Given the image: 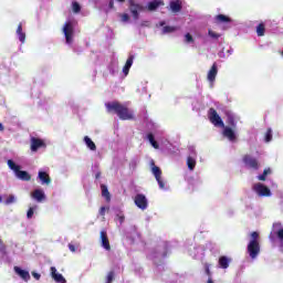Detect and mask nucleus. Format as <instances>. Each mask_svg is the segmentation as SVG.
<instances>
[{"instance_id": "f257e3e1", "label": "nucleus", "mask_w": 283, "mask_h": 283, "mask_svg": "<svg viewBox=\"0 0 283 283\" xmlns=\"http://www.w3.org/2000/svg\"><path fill=\"white\" fill-rule=\"evenodd\" d=\"M105 107L108 114H117L120 120H134L135 118L134 112L119 102H108L105 104Z\"/></svg>"}, {"instance_id": "f03ea898", "label": "nucleus", "mask_w": 283, "mask_h": 283, "mask_svg": "<svg viewBox=\"0 0 283 283\" xmlns=\"http://www.w3.org/2000/svg\"><path fill=\"white\" fill-rule=\"evenodd\" d=\"M128 8L135 21H138L140 13L145 10L143 4L137 3L136 0H128Z\"/></svg>"}, {"instance_id": "7ed1b4c3", "label": "nucleus", "mask_w": 283, "mask_h": 283, "mask_svg": "<svg viewBox=\"0 0 283 283\" xmlns=\"http://www.w3.org/2000/svg\"><path fill=\"white\" fill-rule=\"evenodd\" d=\"M208 118L214 127H224V122L222 120V117L218 114V111L216 108L211 107L208 111Z\"/></svg>"}, {"instance_id": "20e7f679", "label": "nucleus", "mask_w": 283, "mask_h": 283, "mask_svg": "<svg viewBox=\"0 0 283 283\" xmlns=\"http://www.w3.org/2000/svg\"><path fill=\"white\" fill-rule=\"evenodd\" d=\"M63 34L65 36L66 43L70 45L74 40V23H72V21L64 23Z\"/></svg>"}, {"instance_id": "39448f33", "label": "nucleus", "mask_w": 283, "mask_h": 283, "mask_svg": "<svg viewBox=\"0 0 283 283\" xmlns=\"http://www.w3.org/2000/svg\"><path fill=\"white\" fill-rule=\"evenodd\" d=\"M261 247L260 241H250L248 244V253L251 260H255L260 255Z\"/></svg>"}, {"instance_id": "423d86ee", "label": "nucleus", "mask_w": 283, "mask_h": 283, "mask_svg": "<svg viewBox=\"0 0 283 283\" xmlns=\"http://www.w3.org/2000/svg\"><path fill=\"white\" fill-rule=\"evenodd\" d=\"M245 167H248L249 169H254L255 171H258V169H260V161H258L256 158H254L251 155H244L242 158Z\"/></svg>"}, {"instance_id": "0eeeda50", "label": "nucleus", "mask_w": 283, "mask_h": 283, "mask_svg": "<svg viewBox=\"0 0 283 283\" xmlns=\"http://www.w3.org/2000/svg\"><path fill=\"white\" fill-rule=\"evenodd\" d=\"M253 191L260 197L269 198L271 196V189L263 184H255L253 186Z\"/></svg>"}, {"instance_id": "6e6552de", "label": "nucleus", "mask_w": 283, "mask_h": 283, "mask_svg": "<svg viewBox=\"0 0 283 283\" xmlns=\"http://www.w3.org/2000/svg\"><path fill=\"white\" fill-rule=\"evenodd\" d=\"M134 202L136 205V207H138V209H142V211H145V209H147L148 207V201H147V197H145V195L143 193H137L135 196Z\"/></svg>"}, {"instance_id": "1a4fd4ad", "label": "nucleus", "mask_w": 283, "mask_h": 283, "mask_svg": "<svg viewBox=\"0 0 283 283\" xmlns=\"http://www.w3.org/2000/svg\"><path fill=\"white\" fill-rule=\"evenodd\" d=\"M45 142L41 138H36V137H31V151L36 153L39 151V149L41 148H45Z\"/></svg>"}, {"instance_id": "9d476101", "label": "nucleus", "mask_w": 283, "mask_h": 283, "mask_svg": "<svg viewBox=\"0 0 283 283\" xmlns=\"http://www.w3.org/2000/svg\"><path fill=\"white\" fill-rule=\"evenodd\" d=\"M151 171L161 189H165V181H163V170H160V167L154 166L151 168Z\"/></svg>"}, {"instance_id": "9b49d317", "label": "nucleus", "mask_w": 283, "mask_h": 283, "mask_svg": "<svg viewBox=\"0 0 283 283\" xmlns=\"http://www.w3.org/2000/svg\"><path fill=\"white\" fill-rule=\"evenodd\" d=\"M223 136L224 138H228V140H230V143H235L237 140V136H235V132L233 130V128L229 127V126H224L223 127Z\"/></svg>"}, {"instance_id": "f8f14e48", "label": "nucleus", "mask_w": 283, "mask_h": 283, "mask_svg": "<svg viewBox=\"0 0 283 283\" xmlns=\"http://www.w3.org/2000/svg\"><path fill=\"white\" fill-rule=\"evenodd\" d=\"M99 235H101V242H102L103 249H105L106 251H112V245L109 244V238L107 237V231L102 230Z\"/></svg>"}, {"instance_id": "ddd939ff", "label": "nucleus", "mask_w": 283, "mask_h": 283, "mask_svg": "<svg viewBox=\"0 0 283 283\" xmlns=\"http://www.w3.org/2000/svg\"><path fill=\"white\" fill-rule=\"evenodd\" d=\"M13 271L17 275H19V277H21V280L24 282H30V272L28 270H22L19 266H14Z\"/></svg>"}, {"instance_id": "4468645a", "label": "nucleus", "mask_w": 283, "mask_h": 283, "mask_svg": "<svg viewBox=\"0 0 283 283\" xmlns=\"http://www.w3.org/2000/svg\"><path fill=\"white\" fill-rule=\"evenodd\" d=\"M217 76H218V64L213 63L207 76L209 83H214Z\"/></svg>"}, {"instance_id": "2eb2a0df", "label": "nucleus", "mask_w": 283, "mask_h": 283, "mask_svg": "<svg viewBox=\"0 0 283 283\" xmlns=\"http://www.w3.org/2000/svg\"><path fill=\"white\" fill-rule=\"evenodd\" d=\"M160 6H165L164 0H153V1L148 2L147 10L149 12H155V10L159 9Z\"/></svg>"}, {"instance_id": "dca6fc26", "label": "nucleus", "mask_w": 283, "mask_h": 283, "mask_svg": "<svg viewBox=\"0 0 283 283\" xmlns=\"http://www.w3.org/2000/svg\"><path fill=\"white\" fill-rule=\"evenodd\" d=\"M31 198H33V200H36V202H43V200H45V192H43V190L41 189H35L31 193Z\"/></svg>"}, {"instance_id": "f3484780", "label": "nucleus", "mask_w": 283, "mask_h": 283, "mask_svg": "<svg viewBox=\"0 0 283 283\" xmlns=\"http://www.w3.org/2000/svg\"><path fill=\"white\" fill-rule=\"evenodd\" d=\"M38 178L41 181V185H50L52 182V178L45 171H39Z\"/></svg>"}, {"instance_id": "a211bd4d", "label": "nucleus", "mask_w": 283, "mask_h": 283, "mask_svg": "<svg viewBox=\"0 0 283 283\" xmlns=\"http://www.w3.org/2000/svg\"><path fill=\"white\" fill-rule=\"evenodd\" d=\"M51 276L57 283H65V282H67L65 280V277L63 276V274L56 273V268H54V266H51Z\"/></svg>"}, {"instance_id": "6ab92c4d", "label": "nucleus", "mask_w": 283, "mask_h": 283, "mask_svg": "<svg viewBox=\"0 0 283 283\" xmlns=\"http://www.w3.org/2000/svg\"><path fill=\"white\" fill-rule=\"evenodd\" d=\"M169 6L171 12L178 13L182 10V2H180V0H171Z\"/></svg>"}, {"instance_id": "aec40b11", "label": "nucleus", "mask_w": 283, "mask_h": 283, "mask_svg": "<svg viewBox=\"0 0 283 283\" xmlns=\"http://www.w3.org/2000/svg\"><path fill=\"white\" fill-rule=\"evenodd\" d=\"M15 176L19 178V180H24L27 182L32 180V176H30V174L25 170L18 169Z\"/></svg>"}, {"instance_id": "412c9836", "label": "nucleus", "mask_w": 283, "mask_h": 283, "mask_svg": "<svg viewBox=\"0 0 283 283\" xmlns=\"http://www.w3.org/2000/svg\"><path fill=\"white\" fill-rule=\"evenodd\" d=\"M132 65H134V55H130L127 59V61L123 67V72H124L125 76H127V74H129V70L132 69Z\"/></svg>"}, {"instance_id": "4be33fe9", "label": "nucleus", "mask_w": 283, "mask_h": 283, "mask_svg": "<svg viewBox=\"0 0 283 283\" xmlns=\"http://www.w3.org/2000/svg\"><path fill=\"white\" fill-rule=\"evenodd\" d=\"M229 264H231V259L226 255L219 258V266L220 269H229Z\"/></svg>"}, {"instance_id": "5701e85b", "label": "nucleus", "mask_w": 283, "mask_h": 283, "mask_svg": "<svg viewBox=\"0 0 283 283\" xmlns=\"http://www.w3.org/2000/svg\"><path fill=\"white\" fill-rule=\"evenodd\" d=\"M101 189L103 198H105L106 202H111L112 195L109 193V189H107V186L101 185Z\"/></svg>"}, {"instance_id": "b1692460", "label": "nucleus", "mask_w": 283, "mask_h": 283, "mask_svg": "<svg viewBox=\"0 0 283 283\" xmlns=\"http://www.w3.org/2000/svg\"><path fill=\"white\" fill-rule=\"evenodd\" d=\"M17 34L19 36V41L25 43V32H23V24L20 23L17 29Z\"/></svg>"}, {"instance_id": "393cba45", "label": "nucleus", "mask_w": 283, "mask_h": 283, "mask_svg": "<svg viewBox=\"0 0 283 283\" xmlns=\"http://www.w3.org/2000/svg\"><path fill=\"white\" fill-rule=\"evenodd\" d=\"M217 23H231V18L224 14H218L214 18Z\"/></svg>"}, {"instance_id": "a878e982", "label": "nucleus", "mask_w": 283, "mask_h": 283, "mask_svg": "<svg viewBox=\"0 0 283 283\" xmlns=\"http://www.w3.org/2000/svg\"><path fill=\"white\" fill-rule=\"evenodd\" d=\"M264 34H266V25L264 22H261L259 25H256V35L264 36Z\"/></svg>"}, {"instance_id": "bb28decb", "label": "nucleus", "mask_w": 283, "mask_h": 283, "mask_svg": "<svg viewBox=\"0 0 283 283\" xmlns=\"http://www.w3.org/2000/svg\"><path fill=\"white\" fill-rule=\"evenodd\" d=\"M84 143L91 149V151H96V144L88 136L84 137Z\"/></svg>"}, {"instance_id": "cd10ccee", "label": "nucleus", "mask_w": 283, "mask_h": 283, "mask_svg": "<svg viewBox=\"0 0 283 283\" xmlns=\"http://www.w3.org/2000/svg\"><path fill=\"white\" fill-rule=\"evenodd\" d=\"M147 139L149 140L151 147H154V149H158L160 146L158 145V142H156V138L154 137V134L149 133L147 135Z\"/></svg>"}, {"instance_id": "c85d7f7f", "label": "nucleus", "mask_w": 283, "mask_h": 283, "mask_svg": "<svg viewBox=\"0 0 283 283\" xmlns=\"http://www.w3.org/2000/svg\"><path fill=\"white\" fill-rule=\"evenodd\" d=\"M187 167L190 171H193V169H196V158L189 156L187 158Z\"/></svg>"}, {"instance_id": "c756f323", "label": "nucleus", "mask_w": 283, "mask_h": 283, "mask_svg": "<svg viewBox=\"0 0 283 283\" xmlns=\"http://www.w3.org/2000/svg\"><path fill=\"white\" fill-rule=\"evenodd\" d=\"M7 165L10 169H12V171H14V174H17V171H19V169H21V166L14 164V161L12 159H9L7 161Z\"/></svg>"}, {"instance_id": "7c9ffc66", "label": "nucleus", "mask_w": 283, "mask_h": 283, "mask_svg": "<svg viewBox=\"0 0 283 283\" xmlns=\"http://www.w3.org/2000/svg\"><path fill=\"white\" fill-rule=\"evenodd\" d=\"M269 175H271V168H265L263 170V174L258 176V180H261L262 182H264Z\"/></svg>"}, {"instance_id": "2f4dec72", "label": "nucleus", "mask_w": 283, "mask_h": 283, "mask_svg": "<svg viewBox=\"0 0 283 283\" xmlns=\"http://www.w3.org/2000/svg\"><path fill=\"white\" fill-rule=\"evenodd\" d=\"M265 143H271L273 140V130L271 128H268L264 136Z\"/></svg>"}, {"instance_id": "473e14b6", "label": "nucleus", "mask_w": 283, "mask_h": 283, "mask_svg": "<svg viewBox=\"0 0 283 283\" xmlns=\"http://www.w3.org/2000/svg\"><path fill=\"white\" fill-rule=\"evenodd\" d=\"M208 36L210 39H214L216 41H218V39H220L221 34L210 29V30H208Z\"/></svg>"}, {"instance_id": "72a5a7b5", "label": "nucleus", "mask_w": 283, "mask_h": 283, "mask_svg": "<svg viewBox=\"0 0 283 283\" xmlns=\"http://www.w3.org/2000/svg\"><path fill=\"white\" fill-rule=\"evenodd\" d=\"M176 27L166 25L163 28V34H171V32H176Z\"/></svg>"}, {"instance_id": "f704fd0d", "label": "nucleus", "mask_w": 283, "mask_h": 283, "mask_svg": "<svg viewBox=\"0 0 283 283\" xmlns=\"http://www.w3.org/2000/svg\"><path fill=\"white\" fill-rule=\"evenodd\" d=\"M118 17L122 23H127L130 19L128 13H119Z\"/></svg>"}, {"instance_id": "c9c22d12", "label": "nucleus", "mask_w": 283, "mask_h": 283, "mask_svg": "<svg viewBox=\"0 0 283 283\" xmlns=\"http://www.w3.org/2000/svg\"><path fill=\"white\" fill-rule=\"evenodd\" d=\"M228 125H230L231 127H235V117L232 114H228V120H227Z\"/></svg>"}, {"instance_id": "e433bc0d", "label": "nucleus", "mask_w": 283, "mask_h": 283, "mask_svg": "<svg viewBox=\"0 0 283 283\" xmlns=\"http://www.w3.org/2000/svg\"><path fill=\"white\" fill-rule=\"evenodd\" d=\"M251 240L250 242H260V233H258L256 231L251 233Z\"/></svg>"}, {"instance_id": "4c0bfd02", "label": "nucleus", "mask_w": 283, "mask_h": 283, "mask_svg": "<svg viewBox=\"0 0 283 283\" xmlns=\"http://www.w3.org/2000/svg\"><path fill=\"white\" fill-rule=\"evenodd\" d=\"M72 8H73V12H75V14H78V12H81V4L78 2H73Z\"/></svg>"}, {"instance_id": "58836bf2", "label": "nucleus", "mask_w": 283, "mask_h": 283, "mask_svg": "<svg viewBox=\"0 0 283 283\" xmlns=\"http://www.w3.org/2000/svg\"><path fill=\"white\" fill-rule=\"evenodd\" d=\"M34 209H36V206L34 208H29L27 212V218L30 220L32 219V216H34Z\"/></svg>"}, {"instance_id": "ea45409f", "label": "nucleus", "mask_w": 283, "mask_h": 283, "mask_svg": "<svg viewBox=\"0 0 283 283\" xmlns=\"http://www.w3.org/2000/svg\"><path fill=\"white\" fill-rule=\"evenodd\" d=\"M186 39V43H193V35H191V33H187L185 35Z\"/></svg>"}, {"instance_id": "a19ab883", "label": "nucleus", "mask_w": 283, "mask_h": 283, "mask_svg": "<svg viewBox=\"0 0 283 283\" xmlns=\"http://www.w3.org/2000/svg\"><path fill=\"white\" fill-rule=\"evenodd\" d=\"M14 201H15L14 195H10L6 200V205H12Z\"/></svg>"}, {"instance_id": "79ce46f5", "label": "nucleus", "mask_w": 283, "mask_h": 283, "mask_svg": "<svg viewBox=\"0 0 283 283\" xmlns=\"http://www.w3.org/2000/svg\"><path fill=\"white\" fill-rule=\"evenodd\" d=\"M0 253H2L3 255H6V244L3 243L2 240H0Z\"/></svg>"}, {"instance_id": "37998d69", "label": "nucleus", "mask_w": 283, "mask_h": 283, "mask_svg": "<svg viewBox=\"0 0 283 283\" xmlns=\"http://www.w3.org/2000/svg\"><path fill=\"white\" fill-rule=\"evenodd\" d=\"M276 238H279V240H281V242H283V228L277 230Z\"/></svg>"}, {"instance_id": "c03bdc74", "label": "nucleus", "mask_w": 283, "mask_h": 283, "mask_svg": "<svg viewBox=\"0 0 283 283\" xmlns=\"http://www.w3.org/2000/svg\"><path fill=\"white\" fill-rule=\"evenodd\" d=\"M109 210V208H106V207H101L99 208V216H105V212Z\"/></svg>"}, {"instance_id": "a18cd8bd", "label": "nucleus", "mask_w": 283, "mask_h": 283, "mask_svg": "<svg viewBox=\"0 0 283 283\" xmlns=\"http://www.w3.org/2000/svg\"><path fill=\"white\" fill-rule=\"evenodd\" d=\"M117 220L119 221L120 224H123L125 222V216L117 214Z\"/></svg>"}, {"instance_id": "49530a36", "label": "nucleus", "mask_w": 283, "mask_h": 283, "mask_svg": "<svg viewBox=\"0 0 283 283\" xmlns=\"http://www.w3.org/2000/svg\"><path fill=\"white\" fill-rule=\"evenodd\" d=\"M31 275L34 277V280H41V274L36 272H32Z\"/></svg>"}, {"instance_id": "de8ad7c7", "label": "nucleus", "mask_w": 283, "mask_h": 283, "mask_svg": "<svg viewBox=\"0 0 283 283\" xmlns=\"http://www.w3.org/2000/svg\"><path fill=\"white\" fill-rule=\"evenodd\" d=\"M69 249H70V251H72V253L76 252V247H74V244H72V243H69Z\"/></svg>"}, {"instance_id": "09e8293b", "label": "nucleus", "mask_w": 283, "mask_h": 283, "mask_svg": "<svg viewBox=\"0 0 283 283\" xmlns=\"http://www.w3.org/2000/svg\"><path fill=\"white\" fill-rule=\"evenodd\" d=\"M140 25L142 28H149V21H143Z\"/></svg>"}, {"instance_id": "8fccbe9b", "label": "nucleus", "mask_w": 283, "mask_h": 283, "mask_svg": "<svg viewBox=\"0 0 283 283\" xmlns=\"http://www.w3.org/2000/svg\"><path fill=\"white\" fill-rule=\"evenodd\" d=\"M108 8H109L111 10H114V0H109V2H108Z\"/></svg>"}, {"instance_id": "3c124183", "label": "nucleus", "mask_w": 283, "mask_h": 283, "mask_svg": "<svg viewBox=\"0 0 283 283\" xmlns=\"http://www.w3.org/2000/svg\"><path fill=\"white\" fill-rule=\"evenodd\" d=\"M207 275H211V270H209V266L206 268Z\"/></svg>"}, {"instance_id": "603ef678", "label": "nucleus", "mask_w": 283, "mask_h": 283, "mask_svg": "<svg viewBox=\"0 0 283 283\" xmlns=\"http://www.w3.org/2000/svg\"><path fill=\"white\" fill-rule=\"evenodd\" d=\"M159 25H160V28H163V27L166 25V22H165V21H161V22H159Z\"/></svg>"}, {"instance_id": "864d4df0", "label": "nucleus", "mask_w": 283, "mask_h": 283, "mask_svg": "<svg viewBox=\"0 0 283 283\" xmlns=\"http://www.w3.org/2000/svg\"><path fill=\"white\" fill-rule=\"evenodd\" d=\"M95 178L98 180V178H101V172H96Z\"/></svg>"}, {"instance_id": "5fc2aeb1", "label": "nucleus", "mask_w": 283, "mask_h": 283, "mask_svg": "<svg viewBox=\"0 0 283 283\" xmlns=\"http://www.w3.org/2000/svg\"><path fill=\"white\" fill-rule=\"evenodd\" d=\"M3 129L6 128L3 127V124L0 123V132H3Z\"/></svg>"}, {"instance_id": "6e6d98bb", "label": "nucleus", "mask_w": 283, "mask_h": 283, "mask_svg": "<svg viewBox=\"0 0 283 283\" xmlns=\"http://www.w3.org/2000/svg\"><path fill=\"white\" fill-rule=\"evenodd\" d=\"M118 3H125V0H116Z\"/></svg>"}, {"instance_id": "4d7b16f0", "label": "nucleus", "mask_w": 283, "mask_h": 283, "mask_svg": "<svg viewBox=\"0 0 283 283\" xmlns=\"http://www.w3.org/2000/svg\"><path fill=\"white\" fill-rule=\"evenodd\" d=\"M208 283H213V280L209 279V280H208Z\"/></svg>"}, {"instance_id": "13d9d810", "label": "nucleus", "mask_w": 283, "mask_h": 283, "mask_svg": "<svg viewBox=\"0 0 283 283\" xmlns=\"http://www.w3.org/2000/svg\"><path fill=\"white\" fill-rule=\"evenodd\" d=\"M3 199L0 197V202L2 201Z\"/></svg>"}]
</instances>
